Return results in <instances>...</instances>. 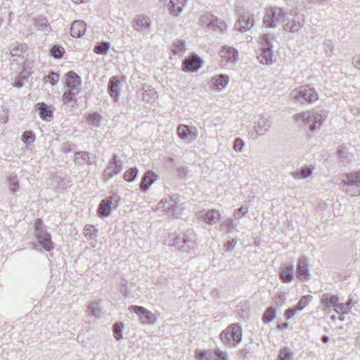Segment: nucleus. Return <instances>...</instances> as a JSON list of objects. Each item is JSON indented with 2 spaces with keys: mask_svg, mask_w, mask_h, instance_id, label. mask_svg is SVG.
I'll list each match as a JSON object with an SVG mask.
<instances>
[{
  "mask_svg": "<svg viewBox=\"0 0 360 360\" xmlns=\"http://www.w3.org/2000/svg\"><path fill=\"white\" fill-rule=\"evenodd\" d=\"M327 117L324 110H311L299 112L294 115V120L300 125L308 129L310 132L319 129Z\"/></svg>",
  "mask_w": 360,
  "mask_h": 360,
  "instance_id": "obj_1",
  "label": "nucleus"
},
{
  "mask_svg": "<svg viewBox=\"0 0 360 360\" xmlns=\"http://www.w3.org/2000/svg\"><path fill=\"white\" fill-rule=\"evenodd\" d=\"M169 246L174 247L181 252H191L196 247L195 235L193 230L181 234L169 233L166 239Z\"/></svg>",
  "mask_w": 360,
  "mask_h": 360,
  "instance_id": "obj_2",
  "label": "nucleus"
},
{
  "mask_svg": "<svg viewBox=\"0 0 360 360\" xmlns=\"http://www.w3.org/2000/svg\"><path fill=\"white\" fill-rule=\"evenodd\" d=\"M342 189L351 197L360 195V170L346 173L341 179Z\"/></svg>",
  "mask_w": 360,
  "mask_h": 360,
  "instance_id": "obj_3",
  "label": "nucleus"
},
{
  "mask_svg": "<svg viewBox=\"0 0 360 360\" xmlns=\"http://www.w3.org/2000/svg\"><path fill=\"white\" fill-rule=\"evenodd\" d=\"M290 99L295 103H311L318 100L315 89L309 85H303L293 89L290 94Z\"/></svg>",
  "mask_w": 360,
  "mask_h": 360,
  "instance_id": "obj_4",
  "label": "nucleus"
},
{
  "mask_svg": "<svg viewBox=\"0 0 360 360\" xmlns=\"http://www.w3.org/2000/svg\"><path fill=\"white\" fill-rule=\"evenodd\" d=\"M242 330L238 323H232L220 334V339L227 345L236 346L242 340Z\"/></svg>",
  "mask_w": 360,
  "mask_h": 360,
  "instance_id": "obj_5",
  "label": "nucleus"
},
{
  "mask_svg": "<svg viewBox=\"0 0 360 360\" xmlns=\"http://www.w3.org/2000/svg\"><path fill=\"white\" fill-rule=\"evenodd\" d=\"M286 12L279 7H270L266 9L263 24L266 27L275 28L278 22H285Z\"/></svg>",
  "mask_w": 360,
  "mask_h": 360,
  "instance_id": "obj_6",
  "label": "nucleus"
},
{
  "mask_svg": "<svg viewBox=\"0 0 360 360\" xmlns=\"http://www.w3.org/2000/svg\"><path fill=\"white\" fill-rule=\"evenodd\" d=\"M42 226V220L37 219L34 222V233L40 245L46 251L50 252L54 248L53 243L50 233Z\"/></svg>",
  "mask_w": 360,
  "mask_h": 360,
  "instance_id": "obj_7",
  "label": "nucleus"
},
{
  "mask_svg": "<svg viewBox=\"0 0 360 360\" xmlns=\"http://www.w3.org/2000/svg\"><path fill=\"white\" fill-rule=\"evenodd\" d=\"M128 309L137 314L139 316L140 321L143 324L155 325L157 323L155 316L142 306L131 305Z\"/></svg>",
  "mask_w": 360,
  "mask_h": 360,
  "instance_id": "obj_8",
  "label": "nucleus"
},
{
  "mask_svg": "<svg viewBox=\"0 0 360 360\" xmlns=\"http://www.w3.org/2000/svg\"><path fill=\"white\" fill-rule=\"evenodd\" d=\"M123 169L122 162L118 159V155L114 154L109 161L108 167L103 172V177L108 180L114 176L120 174Z\"/></svg>",
  "mask_w": 360,
  "mask_h": 360,
  "instance_id": "obj_9",
  "label": "nucleus"
},
{
  "mask_svg": "<svg viewBox=\"0 0 360 360\" xmlns=\"http://www.w3.org/2000/svg\"><path fill=\"white\" fill-rule=\"evenodd\" d=\"M221 62L222 65L227 63L235 64L238 60V50L231 46H223L220 51Z\"/></svg>",
  "mask_w": 360,
  "mask_h": 360,
  "instance_id": "obj_10",
  "label": "nucleus"
},
{
  "mask_svg": "<svg viewBox=\"0 0 360 360\" xmlns=\"http://www.w3.org/2000/svg\"><path fill=\"white\" fill-rule=\"evenodd\" d=\"M198 214L199 217L202 219L205 223L210 226L217 224L221 218V212L216 209L202 210Z\"/></svg>",
  "mask_w": 360,
  "mask_h": 360,
  "instance_id": "obj_11",
  "label": "nucleus"
},
{
  "mask_svg": "<svg viewBox=\"0 0 360 360\" xmlns=\"http://www.w3.org/2000/svg\"><path fill=\"white\" fill-rule=\"evenodd\" d=\"M304 20L302 15H295L292 19L288 18L283 25L286 32L297 33L304 25Z\"/></svg>",
  "mask_w": 360,
  "mask_h": 360,
  "instance_id": "obj_12",
  "label": "nucleus"
},
{
  "mask_svg": "<svg viewBox=\"0 0 360 360\" xmlns=\"http://www.w3.org/2000/svg\"><path fill=\"white\" fill-rule=\"evenodd\" d=\"M150 18L144 15H137L133 21V27L138 32L148 33L150 27Z\"/></svg>",
  "mask_w": 360,
  "mask_h": 360,
  "instance_id": "obj_13",
  "label": "nucleus"
},
{
  "mask_svg": "<svg viewBox=\"0 0 360 360\" xmlns=\"http://www.w3.org/2000/svg\"><path fill=\"white\" fill-rule=\"evenodd\" d=\"M116 198L119 199V196L117 194H113L112 196L108 197L101 201L98 208L99 217H107L110 215L112 200H116Z\"/></svg>",
  "mask_w": 360,
  "mask_h": 360,
  "instance_id": "obj_14",
  "label": "nucleus"
},
{
  "mask_svg": "<svg viewBox=\"0 0 360 360\" xmlns=\"http://www.w3.org/2000/svg\"><path fill=\"white\" fill-rule=\"evenodd\" d=\"M177 133L181 139L193 141L197 139L198 133L195 127L180 124L177 128Z\"/></svg>",
  "mask_w": 360,
  "mask_h": 360,
  "instance_id": "obj_15",
  "label": "nucleus"
},
{
  "mask_svg": "<svg viewBox=\"0 0 360 360\" xmlns=\"http://www.w3.org/2000/svg\"><path fill=\"white\" fill-rule=\"evenodd\" d=\"M201 67V59L193 55L185 59L182 65L184 72H196Z\"/></svg>",
  "mask_w": 360,
  "mask_h": 360,
  "instance_id": "obj_16",
  "label": "nucleus"
},
{
  "mask_svg": "<svg viewBox=\"0 0 360 360\" xmlns=\"http://www.w3.org/2000/svg\"><path fill=\"white\" fill-rule=\"evenodd\" d=\"M254 25V20L250 15H241L235 24L236 30L244 32L249 30Z\"/></svg>",
  "mask_w": 360,
  "mask_h": 360,
  "instance_id": "obj_17",
  "label": "nucleus"
},
{
  "mask_svg": "<svg viewBox=\"0 0 360 360\" xmlns=\"http://www.w3.org/2000/svg\"><path fill=\"white\" fill-rule=\"evenodd\" d=\"M297 277L300 281L309 279V271L308 267V261L306 257H302L299 259L297 266Z\"/></svg>",
  "mask_w": 360,
  "mask_h": 360,
  "instance_id": "obj_18",
  "label": "nucleus"
},
{
  "mask_svg": "<svg viewBox=\"0 0 360 360\" xmlns=\"http://www.w3.org/2000/svg\"><path fill=\"white\" fill-rule=\"evenodd\" d=\"M271 123L270 117H262L255 122L254 130L259 136L264 135L269 130Z\"/></svg>",
  "mask_w": 360,
  "mask_h": 360,
  "instance_id": "obj_19",
  "label": "nucleus"
},
{
  "mask_svg": "<svg viewBox=\"0 0 360 360\" xmlns=\"http://www.w3.org/2000/svg\"><path fill=\"white\" fill-rule=\"evenodd\" d=\"M178 202L179 196L174 195L169 198H163L160 205L168 214L174 215L173 212L177 207Z\"/></svg>",
  "mask_w": 360,
  "mask_h": 360,
  "instance_id": "obj_20",
  "label": "nucleus"
},
{
  "mask_svg": "<svg viewBox=\"0 0 360 360\" xmlns=\"http://www.w3.org/2000/svg\"><path fill=\"white\" fill-rule=\"evenodd\" d=\"M37 110L38 111L40 118L44 121L50 122L53 117V110L51 106H49L45 103H38L36 105Z\"/></svg>",
  "mask_w": 360,
  "mask_h": 360,
  "instance_id": "obj_21",
  "label": "nucleus"
},
{
  "mask_svg": "<svg viewBox=\"0 0 360 360\" xmlns=\"http://www.w3.org/2000/svg\"><path fill=\"white\" fill-rule=\"evenodd\" d=\"M188 0H170L167 4L169 14L173 17L179 16Z\"/></svg>",
  "mask_w": 360,
  "mask_h": 360,
  "instance_id": "obj_22",
  "label": "nucleus"
},
{
  "mask_svg": "<svg viewBox=\"0 0 360 360\" xmlns=\"http://www.w3.org/2000/svg\"><path fill=\"white\" fill-rule=\"evenodd\" d=\"M120 81L117 77H112L108 82V92L110 96L113 98L115 101H117L120 96Z\"/></svg>",
  "mask_w": 360,
  "mask_h": 360,
  "instance_id": "obj_23",
  "label": "nucleus"
},
{
  "mask_svg": "<svg viewBox=\"0 0 360 360\" xmlns=\"http://www.w3.org/2000/svg\"><path fill=\"white\" fill-rule=\"evenodd\" d=\"M157 175L153 171L146 172L143 176L141 183L140 188L141 191L146 192L149 187L156 181Z\"/></svg>",
  "mask_w": 360,
  "mask_h": 360,
  "instance_id": "obj_24",
  "label": "nucleus"
},
{
  "mask_svg": "<svg viewBox=\"0 0 360 360\" xmlns=\"http://www.w3.org/2000/svg\"><path fill=\"white\" fill-rule=\"evenodd\" d=\"M86 25L82 20L74 21L70 27V34L73 37H80L83 36L86 32Z\"/></svg>",
  "mask_w": 360,
  "mask_h": 360,
  "instance_id": "obj_25",
  "label": "nucleus"
},
{
  "mask_svg": "<svg viewBox=\"0 0 360 360\" xmlns=\"http://www.w3.org/2000/svg\"><path fill=\"white\" fill-rule=\"evenodd\" d=\"M229 77L225 75H215L211 79L212 87L217 90H222L228 84Z\"/></svg>",
  "mask_w": 360,
  "mask_h": 360,
  "instance_id": "obj_26",
  "label": "nucleus"
},
{
  "mask_svg": "<svg viewBox=\"0 0 360 360\" xmlns=\"http://www.w3.org/2000/svg\"><path fill=\"white\" fill-rule=\"evenodd\" d=\"M280 278L283 283H290L294 279L292 264L284 266L280 269Z\"/></svg>",
  "mask_w": 360,
  "mask_h": 360,
  "instance_id": "obj_27",
  "label": "nucleus"
},
{
  "mask_svg": "<svg viewBox=\"0 0 360 360\" xmlns=\"http://www.w3.org/2000/svg\"><path fill=\"white\" fill-rule=\"evenodd\" d=\"M6 184L10 192L15 195L20 191V186L19 179L16 174H11L6 177Z\"/></svg>",
  "mask_w": 360,
  "mask_h": 360,
  "instance_id": "obj_28",
  "label": "nucleus"
},
{
  "mask_svg": "<svg viewBox=\"0 0 360 360\" xmlns=\"http://www.w3.org/2000/svg\"><path fill=\"white\" fill-rule=\"evenodd\" d=\"M65 76L67 86L72 90L76 89L81 83V77L73 71H69Z\"/></svg>",
  "mask_w": 360,
  "mask_h": 360,
  "instance_id": "obj_29",
  "label": "nucleus"
},
{
  "mask_svg": "<svg viewBox=\"0 0 360 360\" xmlns=\"http://www.w3.org/2000/svg\"><path fill=\"white\" fill-rule=\"evenodd\" d=\"M74 162L76 165L83 166L84 165H92L90 154L85 151H78L74 156Z\"/></svg>",
  "mask_w": 360,
  "mask_h": 360,
  "instance_id": "obj_30",
  "label": "nucleus"
},
{
  "mask_svg": "<svg viewBox=\"0 0 360 360\" xmlns=\"http://www.w3.org/2000/svg\"><path fill=\"white\" fill-rule=\"evenodd\" d=\"M257 58L261 63L266 65H270L274 60L272 50H259Z\"/></svg>",
  "mask_w": 360,
  "mask_h": 360,
  "instance_id": "obj_31",
  "label": "nucleus"
},
{
  "mask_svg": "<svg viewBox=\"0 0 360 360\" xmlns=\"http://www.w3.org/2000/svg\"><path fill=\"white\" fill-rule=\"evenodd\" d=\"M314 169L312 166H304L300 170L292 172L291 175L295 179H306L312 174Z\"/></svg>",
  "mask_w": 360,
  "mask_h": 360,
  "instance_id": "obj_32",
  "label": "nucleus"
},
{
  "mask_svg": "<svg viewBox=\"0 0 360 360\" xmlns=\"http://www.w3.org/2000/svg\"><path fill=\"white\" fill-rule=\"evenodd\" d=\"M259 50H272V37L265 34L260 37L259 40Z\"/></svg>",
  "mask_w": 360,
  "mask_h": 360,
  "instance_id": "obj_33",
  "label": "nucleus"
},
{
  "mask_svg": "<svg viewBox=\"0 0 360 360\" xmlns=\"http://www.w3.org/2000/svg\"><path fill=\"white\" fill-rule=\"evenodd\" d=\"M207 27L213 31L222 32L226 29V24L223 20L213 15L212 20L207 24Z\"/></svg>",
  "mask_w": 360,
  "mask_h": 360,
  "instance_id": "obj_34",
  "label": "nucleus"
},
{
  "mask_svg": "<svg viewBox=\"0 0 360 360\" xmlns=\"http://www.w3.org/2000/svg\"><path fill=\"white\" fill-rule=\"evenodd\" d=\"M338 302V297L335 295H329L328 294H323L321 298V303L323 307L326 308L335 307V305Z\"/></svg>",
  "mask_w": 360,
  "mask_h": 360,
  "instance_id": "obj_35",
  "label": "nucleus"
},
{
  "mask_svg": "<svg viewBox=\"0 0 360 360\" xmlns=\"http://www.w3.org/2000/svg\"><path fill=\"white\" fill-rule=\"evenodd\" d=\"M35 27L39 30L41 31H46L49 32L51 30V27L49 25L47 19L44 16H38L34 19Z\"/></svg>",
  "mask_w": 360,
  "mask_h": 360,
  "instance_id": "obj_36",
  "label": "nucleus"
},
{
  "mask_svg": "<svg viewBox=\"0 0 360 360\" xmlns=\"http://www.w3.org/2000/svg\"><path fill=\"white\" fill-rule=\"evenodd\" d=\"M236 225L231 218L224 220L219 226V231L223 232H231L235 229Z\"/></svg>",
  "mask_w": 360,
  "mask_h": 360,
  "instance_id": "obj_37",
  "label": "nucleus"
},
{
  "mask_svg": "<svg viewBox=\"0 0 360 360\" xmlns=\"http://www.w3.org/2000/svg\"><path fill=\"white\" fill-rule=\"evenodd\" d=\"M75 94L76 93H75L72 89L65 91L63 95L64 104L70 105L72 107L74 106L73 103L70 104V103H76L77 100L75 98Z\"/></svg>",
  "mask_w": 360,
  "mask_h": 360,
  "instance_id": "obj_38",
  "label": "nucleus"
},
{
  "mask_svg": "<svg viewBox=\"0 0 360 360\" xmlns=\"http://www.w3.org/2000/svg\"><path fill=\"white\" fill-rule=\"evenodd\" d=\"M276 318V309L269 307L264 313L262 321L264 323H269Z\"/></svg>",
  "mask_w": 360,
  "mask_h": 360,
  "instance_id": "obj_39",
  "label": "nucleus"
},
{
  "mask_svg": "<svg viewBox=\"0 0 360 360\" xmlns=\"http://www.w3.org/2000/svg\"><path fill=\"white\" fill-rule=\"evenodd\" d=\"M13 48L11 50V55L12 56H18V57H22L21 59L24 58V49L26 48L25 44H14Z\"/></svg>",
  "mask_w": 360,
  "mask_h": 360,
  "instance_id": "obj_40",
  "label": "nucleus"
},
{
  "mask_svg": "<svg viewBox=\"0 0 360 360\" xmlns=\"http://www.w3.org/2000/svg\"><path fill=\"white\" fill-rule=\"evenodd\" d=\"M88 309L91 316L98 318L100 316L101 308L98 302H91L88 306Z\"/></svg>",
  "mask_w": 360,
  "mask_h": 360,
  "instance_id": "obj_41",
  "label": "nucleus"
},
{
  "mask_svg": "<svg viewBox=\"0 0 360 360\" xmlns=\"http://www.w3.org/2000/svg\"><path fill=\"white\" fill-rule=\"evenodd\" d=\"M139 173L136 167H131L127 169L124 174V179L128 182H132L136 179Z\"/></svg>",
  "mask_w": 360,
  "mask_h": 360,
  "instance_id": "obj_42",
  "label": "nucleus"
},
{
  "mask_svg": "<svg viewBox=\"0 0 360 360\" xmlns=\"http://www.w3.org/2000/svg\"><path fill=\"white\" fill-rule=\"evenodd\" d=\"M293 354L288 347H283L279 351L276 360H292Z\"/></svg>",
  "mask_w": 360,
  "mask_h": 360,
  "instance_id": "obj_43",
  "label": "nucleus"
},
{
  "mask_svg": "<svg viewBox=\"0 0 360 360\" xmlns=\"http://www.w3.org/2000/svg\"><path fill=\"white\" fill-rule=\"evenodd\" d=\"M110 46V44L109 42H101L95 46L94 51L98 54H106Z\"/></svg>",
  "mask_w": 360,
  "mask_h": 360,
  "instance_id": "obj_44",
  "label": "nucleus"
},
{
  "mask_svg": "<svg viewBox=\"0 0 360 360\" xmlns=\"http://www.w3.org/2000/svg\"><path fill=\"white\" fill-rule=\"evenodd\" d=\"M97 229L92 225H86L84 228V234L86 238L94 239L97 237Z\"/></svg>",
  "mask_w": 360,
  "mask_h": 360,
  "instance_id": "obj_45",
  "label": "nucleus"
},
{
  "mask_svg": "<svg viewBox=\"0 0 360 360\" xmlns=\"http://www.w3.org/2000/svg\"><path fill=\"white\" fill-rule=\"evenodd\" d=\"M311 298L312 297L310 295L302 296L295 307L298 311H302L309 304Z\"/></svg>",
  "mask_w": 360,
  "mask_h": 360,
  "instance_id": "obj_46",
  "label": "nucleus"
},
{
  "mask_svg": "<svg viewBox=\"0 0 360 360\" xmlns=\"http://www.w3.org/2000/svg\"><path fill=\"white\" fill-rule=\"evenodd\" d=\"M65 53L64 48L60 45H54L50 49V54L55 58H60L63 56Z\"/></svg>",
  "mask_w": 360,
  "mask_h": 360,
  "instance_id": "obj_47",
  "label": "nucleus"
},
{
  "mask_svg": "<svg viewBox=\"0 0 360 360\" xmlns=\"http://www.w3.org/2000/svg\"><path fill=\"white\" fill-rule=\"evenodd\" d=\"M124 325L122 323H115L113 326V335L117 340H120L123 338L122 330Z\"/></svg>",
  "mask_w": 360,
  "mask_h": 360,
  "instance_id": "obj_48",
  "label": "nucleus"
},
{
  "mask_svg": "<svg viewBox=\"0 0 360 360\" xmlns=\"http://www.w3.org/2000/svg\"><path fill=\"white\" fill-rule=\"evenodd\" d=\"M87 121L89 124L98 127L101 124V115L97 112L91 113L87 117Z\"/></svg>",
  "mask_w": 360,
  "mask_h": 360,
  "instance_id": "obj_49",
  "label": "nucleus"
},
{
  "mask_svg": "<svg viewBox=\"0 0 360 360\" xmlns=\"http://www.w3.org/2000/svg\"><path fill=\"white\" fill-rule=\"evenodd\" d=\"M185 51V43L183 41L178 40L173 43L172 51L174 54H181Z\"/></svg>",
  "mask_w": 360,
  "mask_h": 360,
  "instance_id": "obj_50",
  "label": "nucleus"
},
{
  "mask_svg": "<svg viewBox=\"0 0 360 360\" xmlns=\"http://www.w3.org/2000/svg\"><path fill=\"white\" fill-rule=\"evenodd\" d=\"M198 360H213V354L209 351L199 350L196 352Z\"/></svg>",
  "mask_w": 360,
  "mask_h": 360,
  "instance_id": "obj_51",
  "label": "nucleus"
},
{
  "mask_svg": "<svg viewBox=\"0 0 360 360\" xmlns=\"http://www.w3.org/2000/svg\"><path fill=\"white\" fill-rule=\"evenodd\" d=\"M35 140V136L32 131H25L22 136V141L26 144H30Z\"/></svg>",
  "mask_w": 360,
  "mask_h": 360,
  "instance_id": "obj_52",
  "label": "nucleus"
},
{
  "mask_svg": "<svg viewBox=\"0 0 360 360\" xmlns=\"http://www.w3.org/2000/svg\"><path fill=\"white\" fill-rule=\"evenodd\" d=\"M248 212L247 205H243L240 208L234 211L233 217L236 219H240L242 217L245 216Z\"/></svg>",
  "mask_w": 360,
  "mask_h": 360,
  "instance_id": "obj_53",
  "label": "nucleus"
},
{
  "mask_svg": "<svg viewBox=\"0 0 360 360\" xmlns=\"http://www.w3.org/2000/svg\"><path fill=\"white\" fill-rule=\"evenodd\" d=\"M227 353L218 348L214 349L213 360H227Z\"/></svg>",
  "mask_w": 360,
  "mask_h": 360,
  "instance_id": "obj_54",
  "label": "nucleus"
},
{
  "mask_svg": "<svg viewBox=\"0 0 360 360\" xmlns=\"http://www.w3.org/2000/svg\"><path fill=\"white\" fill-rule=\"evenodd\" d=\"M323 49H324L325 53L328 56H330L333 52L334 44L330 40L326 41L323 43Z\"/></svg>",
  "mask_w": 360,
  "mask_h": 360,
  "instance_id": "obj_55",
  "label": "nucleus"
},
{
  "mask_svg": "<svg viewBox=\"0 0 360 360\" xmlns=\"http://www.w3.org/2000/svg\"><path fill=\"white\" fill-rule=\"evenodd\" d=\"M244 146H245V143L242 139L237 138L235 139L233 148L236 152H242Z\"/></svg>",
  "mask_w": 360,
  "mask_h": 360,
  "instance_id": "obj_56",
  "label": "nucleus"
},
{
  "mask_svg": "<svg viewBox=\"0 0 360 360\" xmlns=\"http://www.w3.org/2000/svg\"><path fill=\"white\" fill-rule=\"evenodd\" d=\"M59 79V74L56 72H50L47 75V80L51 83V85H55Z\"/></svg>",
  "mask_w": 360,
  "mask_h": 360,
  "instance_id": "obj_57",
  "label": "nucleus"
},
{
  "mask_svg": "<svg viewBox=\"0 0 360 360\" xmlns=\"http://www.w3.org/2000/svg\"><path fill=\"white\" fill-rule=\"evenodd\" d=\"M334 309L337 313L341 314H345L348 312L347 309L346 308V304H345L344 303L337 302L336 304L335 305Z\"/></svg>",
  "mask_w": 360,
  "mask_h": 360,
  "instance_id": "obj_58",
  "label": "nucleus"
},
{
  "mask_svg": "<svg viewBox=\"0 0 360 360\" xmlns=\"http://www.w3.org/2000/svg\"><path fill=\"white\" fill-rule=\"evenodd\" d=\"M213 15L210 13H205L200 17V21L202 24H205L207 26L208 22H210L212 19Z\"/></svg>",
  "mask_w": 360,
  "mask_h": 360,
  "instance_id": "obj_59",
  "label": "nucleus"
},
{
  "mask_svg": "<svg viewBox=\"0 0 360 360\" xmlns=\"http://www.w3.org/2000/svg\"><path fill=\"white\" fill-rule=\"evenodd\" d=\"M298 311L294 307L292 308H288L285 311V316L287 319L292 318Z\"/></svg>",
  "mask_w": 360,
  "mask_h": 360,
  "instance_id": "obj_60",
  "label": "nucleus"
},
{
  "mask_svg": "<svg viewBox=\"0 0 360 360\" xmlns=\"http://www.w3.org/2000/svg\"><path fill=\"white\" fill-rule=\"evenodd\" d=\"M72 150V144L69 142H67V143H64L63 145H62V147H61V151L66 154V153H68L71 151Z\"/></svg>",
  "mask_w": 360,
  "mask_h": 360,
  "instance_id": "obj_61",
  "label": "nucleus"
},
{
  "mask_svg": "<svg viewBox=\"0 0 360 360\" xmlns=\"http://www.w3.org/2000/svg\"><path fill=\"white\" fill-rule=\"evenodd\" d=\"M25 77H19L16 78L15 82L13 84V86L17 88H21L23 86V79Z\"/></svg>",
  "mask_w": 360,
  "mask_h": 360,
  "instance_id": "obj_62",
  "label": "nucleus"
},
{
  "mask_svg": "<svg viewBox=\"0 0 360 360\" xmlns=\"http://www.w3.org/2000/svg\"><path fill=\"white\" fill-rule=\"evenodd\" d=\"M352 63L355 68L360 70V54L353 58Z\"/></svg>",
  "mask_w": 360,
  "mask_h": 360,
  "instance_id": "obj_63",
  "label": "nucleus"
},
{
  "mask_svg": "<svg viewBox=\"0 0 360 360\" xmlns=\"http://www.w3.org/2000/svg\"><path fill=\"white\" fill-rule=\"evenodd\" d=\"M236 243H237V241L236 240L233 239L231 240L228 241L226 243L225 246L226 247L227 250H231L236 245Z\"/></svg>",
  "mask_w": 360,
  "mask_h": 360,
  "instance_id": "obj_64",
  "label": "nucleus"
}]
</instances>
